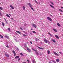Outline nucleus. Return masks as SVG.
<instances>
[{
	"mask_svg": "<svg viewBox=\"0 0 63 63\" xmlns=\"http://www.w3.org/2000/svg\"><path fill=\"white\" fill-rule=\"evenodd\" d=\"M36 54H37V55H38V54H39V53L37 52H36Z\"/></svg>",
	"mask_w": 63,
	"mask_h": 63,
	"instance_id": "39",
	"label": "nucleus"
},
{
	"mask_svg": "<svg viewBox=\"0 0 63 63\" xmlns=\"http://www.w3.org/2000/svg\"><path fill=\"white\" fill-rule=\"evenodd\" d=\"M8 48H9V46L8 45H7L6 46Z\"/></svg>",
	"mask_w": 63,
	"mask_h": 63,
	"instance_id": "34",
	"label": "nucleus"
},
{
	"mask_svg": "<svg viewBox=\"0 0 63 63\" xmlns=\"http://www.w3.org/2000/svg\"><path fill=\"white\" fill-rule=\"evenodd\" d=\"M38 39L37 38H36V41H38Z\"/></svg>",
	"mask_w": 63,
	"mask_h": 63,
	"instance_id": "35",
	"label": "nucleus"
},
{
	"mask_svg": "<svg viewBox=\"0 0 63 63\" xmlns=\"http://www.w3.org/2000/svg\"><path fill=\"white\" fill-rule=\"evenodd\" d=\"M34 1H35V2H36V3L37 4H38V2H37V1H36V0H34Z\"/></svg>",
	"mask_w": 63,
	"mask_h": 63,
	"instance_id": "27",
	"label": "nucleus"
},
{
	"mask_svg": "<svg viewBox=\"0 0 63 63\" xmlns=\"http://www.w3.org/2000/svg\"><path fill=\"white\" fill-rule=\"evenodd\" d=\"M2 25L4 27L5 26V25L4 24V22H2Z\"/></svg>",
	"mask_w": 63,
	"mask_h": 63,
	"instance_id": "21",
	"label": "nucleus"
},
{
	"mask_svg": "<svg viewBox=\"0 0 63 63\" xmlns=\"http://www.w3.org/2000/svg\"><path fill=\"white\" fill-rule=\"evenodd\" d=\"M6 16L8 17H9V18H10V16H9V15H8V14H7L6 15Z\"/></svg>",
	"mask_w": 63,
	"mask_h": 63,
	"instance_id": "17",
	"label": "nucleus"
},
{
	"mask_svg": "<svg viewBox=\"0 0 63 63\" xmlns=\"http://www.w3.org/2000/svg\"><path fill=\"white\" fill-rule=\"evenodd\" d=\"M32 32L33 33H34L35 34V33H36V32L35 31H32Z\"/></svg>",
	"mask_w": 63,
	"mask_h": 63,
	"instance_id": "26",
	"label": "nucleus"
},
{
	"mask_svg": "<svg viewBox=\"0 0 63 63\" xmlns=\"http://www.w3.org/2000/svg\"><path fill=\"white\" fill-rule=\"evenodd\" d=\"M23 36H24V37H26V36H27V35H25V34H23Z\"/></svg>",
	"mask_w": 63,
	"mask_h": 63,
	"instance_id": "29",
	"label": "nucleus"
},
{
	"mask_svg": "<svg viewBox=\"0 0 63 63\" xmlns=\"http://www.w3.org/2000/svg\"><path fill=\"white\" fill-rule=\"evenodd\" d=\"M17 50H19V49H18V48H17Z\"/></svg>",
	"mask_w": 63,
	"mask_h": 63,
	"instance_id": "44",
	"label": "nucleus"
},
{
	"mask_svg": "<svg viewBox=\"0 0 63 63\" xmlns=\"http://www.w3.org/2000/svg\"><path fill=\"white\" fill-rule=\"evenodd\" d=\"M53 30L54 31H55V32H57V31L55 29H53Z\"/></svg>",
	"mask_w": 63,
	"mask_h": 63,
	"instance_id": "11",
	"label": "nucleus"
},
{
	"mask_svg": "<svg viewBox=\"0 0 63 63\" xmlns=\"http://www.w3.org/2000/svg\"><path fill=\"white\" fill-rule=\"evenodd\" d=\"M44 41L45 42V43H47V42H48V44H49V41H48L47 40V39H45L44 40Z\"/></svg>",
	"mask_w": 63,
	"mask_h": 63,
	"instance_id": "1",
	"label": "nucleus"
},
{
	"mask_svg": "<svg viewBox=\"0 0 63 63\" xmlns=\"http://www.w3.org/2000/svg\"><path fill=\"white\" fill-rule=\"evenodd\" d=\"M37 47H38V48H39L40 49H42V50L44 49V48H40V47H39L38 46H37Z\"/></svg>",
	"mask_w": 63,
	"mask_h": 63,
	"instance_id": "5",
	"label": "nucleus"
},
{
	"mask_svg": "<svg viewBox=\"0 0 63 63\" xmlns=\"http://www.w3.org/2000/svg\"><path fill=\"white\" fill-rule=\"evenodd\" d=\"M20 54L22 56H23V55L22 54V53H20Z\"/></svg>",
	"mask_w": 63,
	"mask_h": 63,
	"instance_id": "28",
	"label": "nucleus"
},
{
	"mask_svg": "<svg viewBox=\"0 0 63 63\" xmlns=\"http://www.w3.org/2000/svg\"><path fill=\"white\" fill-rule=\"evenodd\" d=\"M5 38H6L7 39H9V36H7V35H6L5 36Z\"/></svg>",
	"mask_w": 63,
	"mask_h": 63,
	"instance_id": "9",
	"label": "nucleus"
},
{
	"mask_svg": "<svg viewBox=\"0 0 63 63\" xmlns=\"http://www.w3.org/2000/svg\"><path fill=\"white\" fill-rule=\"evenodd\" d=\"M31 30H33V29L32 28H31Z\"/></svg>",
	"mask_w": 63,
	"mask_h": 63,
	"instance_id": "59",
	"label": "nucleus"
},
{
	"mask_svg": "<svg viewBox=\"0 0 63 63\" xmlns=\"http://www.w3.org/2000/svg\"><path fill=\"white\" fill-rule=\"evenodd\" d=\"M33 62L34 63H35V61L34 60H33Z\"/></svg>",
	"mask_w": 63,
	"mask_h": 63,
	"instance_id": "36",
	"label": "nucleus"
},
{
	"mask_svg": "<svg viewBox=\"0 0 63 63\" xmlns=\"http://www.w3.org/2000/svg\"><path fill=\"white\" fill-rule=\"evenodd\" d=\"M57 25L58 26H60V25L59 23H58L57 24Z\"/></svg>",
	"mask_w": 63,
	"mask_h": 63,
	"instance_id": "22",
	"label": "nucleus"
},
{
	"mask_svg": "<svg viewBox=\"0 0 63 63\" xmlns=\"http://www.w3.org/2000/svg\"><path fill=\"white\" fill-rule=\"evenodd\" d=\"M32 25L34 27H35V28H37V26L36 25L34 24H32Z\"/></svg>",
	"mask_w": 63,
	"mask_h": 63,
	"instance_id": "4",
	"label": "nucleus"
},
{
	"mask_svg": "<svg viewBox=\"0 0 63 63\" xmlns=\"http://www.w3.org/2000/svg\"><path fill=\"white\" fill-rule=\"evenodd\" d=\"M34 51H35L37 52V51H36V50H34Z\"/></svg>",
	"mask_w": 63,
	"mask_h": 63,
	"instance_id": "50",
	"label": "nucleus"
},
{
	"mask_svg": "<svg viewBox=\"0 0 63 63\" xmlns=\"http://www.w3.org/2000/svg\"><path fill=\"white\" fill-rule=\"evenodd\" d=\"M47 18L48 19V20H49L50 21H52V19L51 18H50L47 17Z\"/></svg>",
	"mask_w": 63,
	"mask_h": 63,
	"instance_id": "2",
	"label": "nucleus"
},
{
	"mask_svg": "<svg viewBox=\"0 0 63 63\" xmlns=\"http://www.w3.org/2000/svg\"><path fill=\"white\" fill-rule=\"evenodd\" d=\"M48 34H49V35H50V36H51V37H52L53 36L52 35H51V34H50V33L48 32Z\"/></svg>",
	"mask_w": 63,
	"mask_h": 63,
	"instance_id": "15",
	"label": "nucleus"
},
{
	"mask_svg": "<svg viewBox=\"0 0 63 63\" xmlns=\"http://www.w3.org/2000/svg\"><path fill=\"white\" fill-rule=\"evenodd\" d=\"M11 19H12V20H14V19H13V18H11Z\"/></svg>",
	"mask_w": 63,
	"mask_h": 63,
	"instance_id": "53",
	"label": "nucleus"
},
{
	"mask_svg": "<svg viewBox=\"0 0 63 63\" xmlns=\"http://www.w3.org/2000/svg\"><path fill=\"white\" fill-rule=\"evenodd\" d=\"M62 36L63 37V35H62Z\"/></svg>",
	"mask_w": 63,
	"mask_h": 63,
	"instance_id": "60",
	"label": "nucleus"
},
{
	"mask_svg": "<svg viewBox=\"0 0 63 63\" xmlns=\"http://www.w3.org/2000/svg\"><path fill=\"white\" fill-rule=\"evenodd\" d=\"M49 63H51V62H49Z\"/></svg>",
	"mask_w": 63,
	"mask_h": 63,
	"instance_id": "58",
	"label": "nucleus"
},
{
	"mask_svg": "<svg viewBox=\"0 0 63 63\" xmlns=\"http://www.w3.org/2000/svg\"><path fill=\"white\" fill-rule=\"evenodd\" d=\"M19 56H16L15 57V58H16V59L17 58H19Z\"/></svg>",
	"mask_w": 63,
	"mask_h": 63,
	"instance_id": "14",
	"label": "nucleus"
},
{
	"mask_svg": "<svg viewBox=\"0 0 63 63\" xmlns=\"http://www.w3.org/2000/svg\"><path fill=\"white\" fill-rule=\"evenodd\" d=\"M27 50L29 52H31V50L29 48H28L27 49Z\"/></svg>",
	"mask_w": 63,
	"mask_h": 63,
	"instance_id": "7",
	"label": "nucleus"
},
{
	"mask_svg": "<svg viewBox=\"0 0 63 63\" xmlns=\"http://www.w3.org/2000/svg\"><path fill=\"white\" fill-rule=\"evenodd\" d=\"M9 15H10V16H11V15L10 14H9Z\"/></svg>",
	"mask_w": 63,
	"mask_h": 63,
	"instance_id": "56",
	"label": "nucleus"
},
{
	"mask_svg": "<svg viewBox=\"0 0 63 63\" xmlns=\"http://www.w3.org/2000/svg\"><path fill=\"white\" fill-rule=\"evenodd\" d=\"M0 36L1 37V38H3V36H2V35H0Z\"/></svg>",
	"mask_w": 63,
	"mask_h": 63,
	"instance_id": "31",
	"label": "nucleus"
},
{
	"mask_svg": "<svg viewBox=\"0 0 63 63\" xmlns=\"http://www.w3.org/2000/svg\"><path fill=\"white\" fill-rule=\"evenodd\" d=\"M22 63H26V62H22Z\"/></svg>",
	"mask_w": 63,
	"mask_h": 63,
	"instance_id": "45",
	"label": "nucleus"
},
{
	"mask_svg": "<svg viewBox=\"0 0 63 63\" xmlns=\"http://www.w3.org/2000/svg\"><path fill=\"white\" fill-rule=\"evenodd\" d=\"M59 11H60V12H63V11H62V10L61 9H59Z\"/></svg>",
	"mask_w": 63,
	"mask_h": 63,
	"instance_id": "30",
	"label": "nucleus"
},
{
	"mask_svg": "<svg viewBox=\"0 0 63 63\" xmlns=\"http://www.w3.org/2000/svg\"><path fill=\"white\" fill-rule=\"evenodd\" d=\"M53 53H54V54L55 55H56V56H59V54H58L57 53L54 52H53Z\"/></svg>",
	"mask_w": 63,
	"mask_h": 63,
	"instance_id": "3",
	"label": "nucleus"
},
{
	"mask_svg": "<svg viewBox=\"0 0 63 63\" xmlns=\"http://www.w3.org/2000/svg\"><path fill=\"white\" fill-rule=\"evenodd\" d=\"M59 53H60V54H61V52H60Z\"/></svg>",
	"mask_w": 63,
	"mask_h": 63,
	"instance_id": "48",
	"label": "nucleus"
},
{
	"mask_svg": "<svg viewBox=\"0 0 63 63\" xmlns=\"http://www.w3.org/2000/svg\"><path fill=\"white\" fill-rule=\"evenodd\" d=\"M5 56H6L7 57H9V55L7 54H5Z\"/></svg>",
	"mask_w": 63,
	"mask_h": 63,
	"instance_id": "10",
	"label": "nucleus"
},
{
	"mask_svg": "<svg viewBox=\"0 0 63 63\" xmlns=\"http://www.w3.org/2000/svg\"><path fill=\"white\" fill-rule=\"evenodd\" d=\"M51 4H52V5H54L53 3V2H51Z\"/></svg>",
	"mask_w": 63,
	"mask_h": 63,
	"instance_id": "42",
	"label": "nucleus"
},
{
	"mask_svg": "<svg viewBox=\"0 0 63 63\" xmlns=\"http://www.w3.org/2000/svg\"><path fill=\"white\" fill-rule=\"evenodd\" d=\"M4 20H5V21H6V19L5 18H4Z\"/></svg>",
	"mask_w": 63,
	"mask_h": 63,
	"instance_id": "52",
	"label": "nucleus"
},
{
	"mask_svg": "<svg viewBox=\"0 0 63 63\" xmlns=\"http://www.w3.org/2000/svg\"><path fill=\"white\" fill-rule=\"evenodd\" d=\"M8 30H9V31H10V28H8Z\"/></svg>",
	"mask_w": 63,
	"mask_h": 63,
	"instance_id": "41",
	"label": "nucleus"
},
{
	"mask_svg": "<svg viewBox=\"0 0 63 63\" xmlns=\"http://www.w3.org/2000/svg\"><path fill=\"white\" fill-rule=\"evenodd\" d=\"M56 62H59V59H56Z\"/></svg>",
	"mask_w": 63,
	"mask_h": 63,
	"instance_id": "13",
	"label": "nucleus"
},
{
	"mask_svg": "<svg viewBox=\"0 0 63 63\" xmlns=\"http://www.w3.org/2000/svg\"><path fill=\"white\" fill-rule=\"evenodd\" d=\"M20 29H21V30H23V29H22V28L21 27H20Z\"/></svg>",
	"mask_w": 63,
	"mask_h": 63,
	"instance_id": "40",
	"label": "nucleus"
},
{
	"mask_svg": "<svg viewBox=\"0 0 63 63\" xmlns=\"http://www.w3.org/2000/svg\"><path fill=\"white\" fill-rule=\"evenodd\" d=\"M50 16H52V15H50Z\"/></svg>",
	"mask_w": 63,
	"mask_h": 63,
	"instance_id": "54",
	"label": "nucleus"
},
{
	"mask_svg": "<svg viewBox=\"0 0 63 63\" xmlns=\"http://www.w3.org/2000/svg\"><path fill=\"white\" fill-rule=\"evenodd\" d=\"M10 7H11V8L12 9H14V6H13L12 5H10Z\"/></svg>",
	"mask_w": 63,
	"mask_h": 63,
	"instance_id": "6",
	"label": "nucleus"
},
{
	"mask_svg": "<svg viewBox=\"0 0 63 63\" xmlns=\"http://www.w3.org/2000/svg\"><path fill=\"white\" fill-rule=\"evenodd\" d=\"M50 6L51 7V8H54V7L53 6H52V5H50Z\"/></svg>",
	"mask_w": 63,
	"mask_h": 63,
	"instance_id": "25",
	"label": "nucleus"
},
{
	"mask_svg": "<svg viewBox=\"0 0 63 63\" xmlns=\"http://www.w3.org/2000/svg\"><path fill=\"white\" fill-rule=\"evenodd\" d=\"M31 9H32V10H33V11H34V9L33 8V7H30Z\"/></svg>",
	"mask_w": 63,
	"mask_h": 63,
	"instance_id": "20",
	"label": "nucleus"
},
{
	"mask_svg": "<svg viewBox=\"0 0 63 63\" xmlns=\"http://www.w3.org/2000/svg\"><path fill=\"white\" fill-rule=\"evenodd\" d=\"M0 9L2 10H3V8L1 7H0Z\"/></svg>",
	"mask_w": 63,
	"mask_h": 63,
	"instance_id": "32",
	"label": "nucleus"
},
{
	"mask_svg": "<svg viewBox=\"0 0 63 63\" xmlns=\"http://www.w3.org/2000/svg\"><path fill=\"white\" fill-rule=\"evenodd\" d=\"M53 62H54V63H56V62L54 61H53Z\"/></svg>",
	"mask_w": 63,
	"mask_h": 63,
	"instance_id": "38",
	"label": "nucleus"
},
{
	"mask_svg": "<svg viewBox=\"0 0 63 63\" xmlns=\"http://www.w3.org/2000/svg\"><path fill=\"white\" fill-rule=\"evenodd\" d=\"M23 10H24V11H25V7L24 6L23 7Z\"/></svg>",
	"mask_w": 63,
	"mask_h": 63,
	"instance_id": "18",
	"label": "nucleus"
},
{
	"mask_svg": "<svg viewBox=\"0 0 63 63\" xmlns=\"http://www.w3.org/2000/svg\"><path fill=\"white\" fill-rule=\"evenodd\" d=\"M55 37L56 38H57V39H59V37L58 36H57V35H55Z\"/></svg>",
	"mask_w": 63,
	"mask_h": 63,
	"instance_id": "8",
	"label": "nucleus"
},
{
	"mask_svg": "<svg viewBox=\"0 0 63 63\" xmlns=\"http://www.w3.org/2000/svg\"><path fill=\"white\" fill-rule=\"evenodd\" d=\"M39 4H40V3H39Z\"/></svg>",
	"mask_w": 63,
	"mask_h": 63,
	"instance_id": "61",
	"label": "nucleus"
},
{
	"mask_svg": "<svg viewBox=\"0 0 63 63\" xmlns=\"http://www.w3.org/2000/svg\"><path fill=\"white\" fill-rule=\"evenodd\" d=\"M32 50H34V51L35 50V49L33 48L32 49Z\"/></svg>",
	"mask_w": 63,
	"mask_h": 63,
	"instance_id": "47",
	"label": "nucleus"
},
{
	"mask_svg": "<svg viewBox=\"0 0 63 63\" xmlns=\"http://www.w3.org/2000/svg\"><path fill=\"white\" fill-rule=\"evenodd\" d=\"M0 16H2V13L0 12Z\"/></svg>",
	"mask_w": 63,
	"mask_h": 63,
	"instance_id": "33",
	"label": "nucleus"
},
{
	"mask_svg": "<svg viewBox=\"0 0 63 63\" xmlns=\"http://www.w3.org/2000/svg\"><path fill=\"white\" fill-rule=\"evenodd\" d=\"M47 52H48V54H49V53H50V51L49 50H48Z\"/></svg>",
	"mask_w": 63,
	"mask_h": 63,
	"instance_id": "23",
	"label": "nucleus"
},
{
	"mask_svg": "<svg viewBox=\"0 0 63 63\" xmlns=\"http://www.w3.org/2000/svg\"><path fill=\"white\" fill-rule=\"evenodd\" d=\"M61 9H63V7H61Z\"/></svg>",
	"mask_w": 63,
	"mask_h": 63,
	"instance_id": "55",
	"label": "nucleus"
},
{
	"mask_svg": "<svg viewBox=\"0 0 63 63\" xmlns=\"http://www.w3.org/2000/svg\"><path fill=\"white\" fill-rule=\"evenodd\" d=\"M52 41H53V42H54V43H55V42H56L53 39H52Z\"/></svg>",
	"mask_w": 63,
	"mask_h": 63,
	"instance_id": "19",
	"label": "nucleus"
},
{
	"mask_svg": "<svg viewBox=\"0 0 63 63\" xmlns=\"http://www.w3.org/2000/svg\"><path fill=\"white\" fill-rule=\"evenodd\" d=\"M30 43H31V44H32V42L31 41L30 42Z\"/></svg>",
	"mask_w": 63,
	"mask_h": 63,
	"instance_id": "46",
	"label": "nucleus"
},
{
	"mask_svg": "<svg viewBox=\"0 0 63 63\" xmlns=\"http://www.w3.org/2000/svg\"><path fill=\"white\" fill-rule=\"evenodd\" d=\"M14 56H16V53L15 54H14Z\"/></svg>",
	"mask_w": 63,
	"mask_h": 63,
	"instance_id": "51",
	"label": "nucleus"
},
{
	"mask_svg": "<svg viewBox=\"0 0 63 63\" xmlns=\"http://www.w3.org/2000/svg\"><path fill=\"white\" fill-rule=\"evenodd\" d=\"M30 34L31 35H32V33H30Z\"/></svg>",
	"mask_w": 63,
	"mask_h": 63,
	"instance_id": "43",
	"label": "nucleus"
},
{
	"mask_svg": "<svg viewBox=\"0 0 63 63\" xmlns=\"http://www.w3.org/2000/svg\"><path fill=\"white\" fill-rule=\"evenodd\" d=\"M27 61L28 62V63H29V61L28 60H27Z\"/></svg>",
	"mask_w": 63,
	"mask_h": 63,
	"instance_id": "37",
	"label": "nucleus"
},
{
	"mask_svg": "<svg viewBox=\"0 0 63 63\" xmlns=\"http://www.w3.org/2000/svg\"><path fill=\"white\" fill-rule=\"evenodd\" d=\"M16 32L18 33H19V34H20V32L19 31H17Z\"/></svg>",
	"mask_w": 63,
	"mask_h": 63,
	"instance_id": "16",
	"label": "nucleus"
},
{
	"mask_svg": "<svg viewBox=\"0 0 63 63\" xmlns=\"http://www.w3.org/2000/svg\"><path fill=\"white\" fill-rule=\"evenodd\" d=\"M12 52L14 54H15V53H16V52H15L14 50H13Z\"/></svg>",
	"mask_w": 63,
	"mask_h": 63,
	"instance_id": "24",
	"label": "nucleus"
},
{
	"mask_svg": "<svg viewBox=\"0 0 63 63\" xmlns=\"http://www.w3.org/2000/svg\"><path fill=\"white\" fill-rule=\"evenodd\" d=\"M20 60V58H19L18 60V61H19Z\"/></svg>",
	"mask_w": 63,
	"mask_h": 63,
	"instance_id": "49",
	"label": "nucleus"
},
{
	"mask_svg": "<svg viewBox=\"0 0 63 63\" xmlns=\"http://www.w3.org/2000/svg\"><path fill=\"white\" fill-rule=\"evenodd\" d=\"M28 5H29V7H31V6H32V5H31V4H30V3H28Z\"/></svg>",
	"mask_w": 63,
	"mask_h": 63,
	"instance_id": "12",
	"label": "nucleus"
},
{
	"mask_svg": "<svg viewBox=\"0 0 63 63\" xmlns=\"http://www.w3.org/2000/svg\"><path fill=\"white\" fill-rule=\"evenodd\" d=\"M23 32H24H24H25V31H23Z\"/></svg>",
	"mask_w": 63,
	"mask_h": 63,
	"instance_id": "57",
	"label": "nucleus"
}]
</instances>
